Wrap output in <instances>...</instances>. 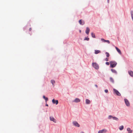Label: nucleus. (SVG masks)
Listing matches in <instances>:
<instances>
[{
	"mask_svg": "<svg viewBox=\"0 0 133 133\" xmlns=\"http://www.w3.org/2000/svg\"><path fill=\"white\" fill-rule=\"evenodd\" d=\"M89 38L88 37H85V38L84 39V40H87V41H89Z\"/></svg>",
	"mask_w": 133,
	"mask_h": 133,
	"instance_id": "23",
	"label": "nucleus"
},
{
	"mask_svg": "<svg viewBox=\"0 0 133 133\" xmlns=\"http://www.w3.org/2000/svg\"><path fill=\"white\" fill-rule=\"evenodd\" d=\"M45 106H48V104H45Z\"/></svg>",
	"mask_w": 133,
	"mask_h": 133,
	"instance_id": "33",
	"label": "nucleus"
},
{
	"mask_svg": "<svg viewBox=\"0 0 133 133\" xmlns=\"http://www.w3.org/2000/svg\"><path fill=\"white\" fill-rule=\"evenodd\" d=\"M50 119L51 121H52L55 123L56 122V120L52 116H50Z\"/></svg>",
	"mask_w": 133,
	"mask_h": 133,
	"instance_id": "8",
	"label": "nucleus"
},
{
	"mask_svg": "<svg viewBox=\"0 0 133 133\" xmlns=\"http://www.w3.org/2000/svg\"><path fill=\"white\" fill-rule=\"evenodd\" d=\"M43 98L45 99L46 102L48 100V98L47 97H46L44 95L43 96Z\"/></svg>",
	"mask_w": 133,
	"mask_h": 133,
	"instance_id": "19",
	"label": "nucleus"
},
{
	"mask_svg": "<svg viewBox=\"0 0 133 133\" xmlns=\"http://www.w3.org/2000/svg\"><path fill=\"white\" fill-rule=\"evenodd\" d=\"M110 67L111 68L115 67L117 63L114 61H111L110 62Z\"/></svg>",
	"mask_w": 133,
	"mask_h": 133,
	"instance_id": "1",
	"label": "nucleus"
},
{
	"mask_svg": "<svg viewBox=\"0 0 133 133\" xmlns=\"http://www.w3.org/2000/svg\"><path fill=\"white\" fill-rule=\"evenodd\" d=\"M112 118L113 119L117 121H118L119 120V119L118 118L115 116H113L112 117Z\"/></svg>",
	"mask_w": 133,
	"mask_h": 133,
	"instance_id": "20",
	"label": "nucleus"
},
{
	"mask_svg": "<svg viewBox=\"0 0 133 133\" xmlns=\"http://www.w3.org/2000/svg\"><path fill=\"white\" fill-rule=\"evenodd\" d=\"M85 103L86 104H89L90 103V100L88 99H86Z\"/></svg>",
	"mask_w": 133,
	"mask_h": 133,
	"instance_id": "17",
	"label": "nucleus"
},
{
	"mask_svg": "<svg viewBox=\"0 0 133 133\" xmlns=\"http://www.w3.org/2000/svg\"><path fill=\"white\" fill-rule=\"evenodd\" d=\"M105 42H107L108 44H109L110 43L109 41L108 40H106Z\"/></svg>",
	"mask_w": 133,
	"mask_h": 133,
	"instance_id": "29",
	"label": "nucleus"
},
{
	"mask_svg": "<svg viewBox=\"0 0 133 133\" xmlns=\"http://www.w3.org/2000/svg\"><path fill=\"white\" fill-rule=\"evenodd\" d=\"M113 90L114 91V94H115L117 95L118 96H121V94L117 90L114 88L113 89Z\"/></svg>",
	"mask_w": 133,
	"mask_h": 133,
	"instance_id": "3",
	"label": "nucleus"
},
{
	"mask_svg": "<svg viewBox=\"0 0 133 133\" xmlns=\"http://www.w3.org/2000/svg\"><path fill=\"white\" fill-rule=\"evenodd\" d=\"M104 91L105 93H107L108 92V90L107 89H105V90Z\"/></svg>",
	"mask_w": 133,
	"mask_h": 133,
	"instance_id": "30",
	"label": "nucleus"
},
{
	"mask_svg": "<svg viewBox=\"0 0 133 133\" xmlns=\"http://www.w3.org/2000/svg\"><path fill=\"white\" fill-rule=\"evenodd\" d=\"M101 52V51L99 50H95V54H97Z\"/></svg>",
	"mask_w": 133,
	"mask_h": 133,
	"instance_id": "16",
	"label": "nucleus"
},
{
	"mask_svg": "<svg viewBox=\"0 0 133 133\" xmlns=\"http://www.w3.org/2000/svg\"><path fill=\"white\" fill-rule=\"evenodd\" d=\"M101 40L103 42H105L106 40H105L104 38H101Z\"/></svg>",
	"mask_w": 133,
	"mask_h": 133,
	"instance_id": "26",
	"label": "nucleus"
},
{
	"mask_svg": "<svg viewBox=\"0 0 133 133\" xmlns=\"http://www.w3.org/2000/svg\"><path fill=\"white\" fill-rule=\"evenodd\" d=\"M95 86L96 87V88H98V86L97 85H96V84H95Z\"/></svg>",
	"mask_w": 133,
	"mask_h": 133,
	"instance_id": "32",
	"label": "nucleus"
},
{
	"mask_svg": "<svg viewBox=\"0 0 133 133\" xmlns=\"http://www.w3.org/2000/svg\"><path fill=\"white\" fill-rule=\"evenodd\" d=\"M31 30V28H30L29 29V31H30Z\"/></svg>",
	"mask_w": 133,
	"mask_h": 133,
	"instance_id": "34",
	"label": "nucleus"
},
{
	"mask_svg": "<svg viewBox=\"0 0 133 133\" xmlns=\"http://www.w3.org/2000/svg\"><path fill=\"white\" fill-rule=\"evenodd\" d=\"M124 128V126L123 125H122L120 126L119 127V129L120 130H122Z\"/></svg>",
	"mask_w": 133,
	"mask_h": 133,
	"instance_id": "21",
	"label": "nucleus"
},
{
	"mask_svg": "<svg viewBox=\"0 0 133 133\" xmlns=\"http://www.w3.org/2000/svg\"><path fill=\"white\" fill-rule=\"evenodd\" d=\"M92 65L96 70H98L99 69V66L96 62L93 63H92Z\"/></svg>",
	"mask_w": 133,
	"mask_h": 133,
	"instance_id": "2",
	"label": "nucleus"
},
{
	"mask_svg": "<svg viewBox=\"0 0 133 133\" xmlns=\"http://www.w3.org/2000/svg\"><path fill=\"white\" fill-rule=\"evenodd\" d=\"M124 100L126 105L128 107L130 106V104L128 100L127 99L125 98Z\"/></svg>",
	"mask_w": 133,
	"mask_h": 133,
	"instance_id": "4",
	"label": "nucleus"
},
{
	"mask_svg": "<svg viewBox=\"0 0 133 133\" xmlns=\"http://www.w3.org/2000/svg\"><path fill=\"white\" fill-rule=\"evenodd\" d=\"M108 1V3H109V0H107Z\"/></svg>",
	"mask_w": 133,
	"mask_h": 133,
	"instance_id": "35",
	"label": "nucleus"
},
{
	"mask_svg": "<svg viewBox=\"0 0 133 133\" xmlns=\"http://www.w3.org/2000/svg\"><path fill=\"white\" fill-rule=\"evenodd\" d=\"M128 73L129 75L132 77H133V72L131 70L129 71Z\"/></svg>",
	"mask_w": 133,
	"mask_h": 133,
	"instance_id": "10",
	"label": "nucleus"
},
{
	"mask_svg": "<svg viewBox=\"0 0 133 133\" xmlns=\"http://www.w3.org/2000/svg\"><path fill=\"white\" fill-rule=\"evenodd\" d=\"M51 82L52 84V85H54V84L55 83V81L54 80L52 79L51 81Z\"/></svg>",
	"mask_w": 133,
	"mask_h": 133,
	"instance_id": "22",
	"label": "nucleus"
},
{
	"mask_svg": "<svg viewBox=\"0 0 133 133\" xmlns=\"http://www.w3.org/2000/svg\"><path fill=\"white\" fill-rule=\"evenodd\" d=\"M73 125L76 127H80L79 124L78 123V122L76 121H74L73 122Z\"/></svg>",
	"mask_w": 133,
	"mask_h": 133,
	"instance_id": "5",
	"label": "nucleus"
},
{
	"mask_svg": "<svg viewBox=\"0 0 133 133\" xmlns=\"http://www.w3.org/2000/svg\"><path fill=\"white\" fill-rule=\"evenodd\" d=\"M127 130L128 132V133H132V130H131L130 128H127Z\"/></svg>",
	"mask_w": 133,
	"mask_h": 133,
	"instance_id": "14",
	"label": "nucleus"
},
{
	"mask_svg": "<svg viewBox=\"0 0 133 133\" xmlns=\"http://www.w3.org/2000/svg\"><path fill=\"white\" fill-rule=\"evenodd\" d=\"M107 132V130L104 129L101 130H99L98 132V133H105Z\"/></svg>",
	"mask_w": 133,
	"mask_h": 133,
	"instance_id": "6",
	"label": "nucleus"
},
{
	"mask_svg": "<svg viewBox=\"0 0 133 133\" xmlns=\"http://www.w3.org/2000/svg\"><path fill=\"white\" fill-rule=\"evenodd\" d=\"M105 54L106 55V56L107 57H109V54L107 52H105Z\"/></svg>",
	"mask_w": 133,
	"mask_h": 133,
	"instance_id": "25",
	"label": "nucleus"
},
{
	"mask_svg": "<svg viewBox=\"0 0 133 133\" xmlns=\"http://www.w3.org/2000/svg\"><path fill=\"white\" fill-rule=\"evenodd\" d=\"M81 100L79 99L76 98L75 99L73 102L76 103H78Z\"/></svg>",
	"mask_w": 133,
	"mask_h": 133,
	"instance_id": "11",
	"label": "nucleus"
},
{
	"mask_svg": "<svg viewBox=\"0 0 133 133\" xmlns=\"http://www.w3.org/2000/svg\"><path fill=\"white\" fill-rule=\"evenodd\" d=\"M111 70L112 73H115L116 74H117V72L115 70L113 69H111Z\"/></svg>",
	"mask_w": 133,
	"mask_h": 133,
	"instance_id": "15",
	"label": "nucleus"
},
{
	"mask_svg": "<svg viewBox=\"0 0 133 133\" xmlns=\"http://www.w3.org/2000/svg\"><path fill=\"white\" fill-rule=\"evenodd\" d=\"M90 32V29L89 28L87 27L86 28V29L85 31V33L87 35H88Z\"/></svg>",
	"mask_w": 133,
	"mask_h": 133,
	"instance_id": "12",
	"label": "nucleus"
},
{
	"mask_svg": "<svg viewBox=\"0 0 133 133\" xmlns=\"http://www.w3.org/2000/svg\"><path fill=\"white\" fill-rule=\"evenodd\" d=\"M116 50L120 54H121V52L120 50L117 47H115Z\"/></svg>",
	"mask_w": 133,
	"mask_h": 133,
	"instance_id": "13",
	"label": "nucleus"
},
{
	"mask_svg": "<svg viewBox=\"0 0 133 133\" xmlns=\"http://www.w3.org/2000/svg\"><path fill=\"white\" fill-rule=\"evenodd\" d=\"M105 60L106 61H108V58H106L105 59Z\"/></svg>",
	"mask_w": 133,
	"mask_h": 133,
	"instance_id": "31",
	"label": "nucleus"
},
{
	"mask_svg": "<svg viewBox=\"0 0 133 133\" xmlns=\"http://www.w3.org/2000/svg\"><path fill=\"white\" fill-rule=\"evenodd\" d=\"M81 30H79V32L80 33H81Z\"/></svg>",
	"mask_w": 133,
	"mask_h": 133,
	"instance_id": "36",
	"label": "nucleus"
},
{
	"mask_svg": "<svg viewBox=\"0 0 133 133\" xmlns=\"http://www.w3.org/2000/svg\"><path fill=\"white\" fill-rule=\"evenodd\" d=\"M110 81L113 83H114V81L113 79L111 77H110Z\"/></svg>",
	"mask_w": 133,
	"mask_h": 133,
	"instance_id": "18",
	"label": "nucleus"
},
{
	"mask_svg": "<svg viewBox=\"0 0 133 133\" xmlns=\"http://www.w3.org/2000/svg\"><path fill=\"white\" fill-rule=\"evenodd\" d=\"M105 64L107 65H109V63L108 62H106Z\"/></svg>",
	"mask_w": 133,
	"mask_h": 133,
	"instance_id": "28",
	"label": "nucleus"
},
{
	"mask_svg": "<svg viewBox=\"0 0 133 133\" xmlns=\"http://www.w3.org/2000/svg\"><path fill=\"white\" fill-rule=\"evenodd\" d=\"M79 22L80 24L81 25H83L84 24L85 22L84 21H82V19H80L79 21Z\"/></svg>",
	"mask_w": 133,
	"mask_h": 133,
	"instance_id": "9",
	"label": "nucleus"
},
{
	"mask_svg": "<svg viewBox=\"0 0 133 133\" xmlns=\"http://www.w3.org/2000/svg\"><path fill=\"white\" fill-rule=\"evenodd\" d=\"M113 117V116H112L111 115H109V116L108 117V118L109 119H111V118H112Z\"/></svg>",
	"mask_w": 133,
	"mask_h": 133,
	"instance_id": "27",
	"label": "nucleus"
},
{
	"mask_svg": "<svg viewBox=\"0 0 133 133\" xmlns=\"http://www.w3.org/2000/svg\"><path fill=\"white\" fill-rule=\"evenodd\" d=\"M91 35L92 37L93 38H96L95 34L93 33V32H92L91 33Z\"/></svg>",
	"mask_w": 133,
	"mask_h": 133,
	"instance_id": "24",
	"label": "nucleus"
},
{
	"mask_svg": "<svg viewBox=\"0 0 133 133\" xmlns=\"http://www.w3.org/2000/svg\"><path fill=\"white\" fill-rule=\"evenodd\" d=\"M52 102L53 104H55L56 105L58 103V100H55L54 99H53Z\"/></svg>",
	"mask_w": 133,
	"mask_h": 133,
	"instance_id": "7",
	"label": "nucleus"
}]
</instances>
